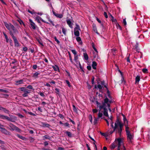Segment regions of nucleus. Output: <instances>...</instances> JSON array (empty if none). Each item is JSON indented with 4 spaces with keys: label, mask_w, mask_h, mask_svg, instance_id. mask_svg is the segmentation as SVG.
I'll list each match as a JSON object with an SVG mask.
<instances>
[{
    "label": "nucleus",
    "mask_w": 150,
    "mask_h": 150,
    "mask_svg": "<svg viewBox=\"0 0 150 150\" xmlns=\"http://www.w3.org/2000/svg\"><path fill=\"white\" fill-rule=\"evenodd\" d=\"M116 144H117V143H115L114 142H113V143H112V144L111 146V149H114L115 147Z\"/></svg>",
    "instance_id": "22"
},
{
    "label": "nucleus",
    "mask_w": 150,
    "mask_h": 150,
    "mask_svg": "<svg viewBox=\"0 0 150 150\" xmlns=\"http://www.w3.org/2000/svg\"><path fill=\"white\" fill-rule=\"evenodd\" d=\"M27 88L29 89H32L33 88V87L31 85H29L27 86Z\"/></svg>",
    "instance_id": "52"
},
{
    "label": "nucleus",
    "mask_w": 150,
    "mask_h": 150,
    "mask_svg": "<svg viewBox=\"0 0 150 150\" xmlns=\"http://www.w3.org/2000/svg\"><path fill=\"white\" fill-rule=\"evenodd\" d=\"M111 124V127L113 128L114 131H116L120 135H121L122 128H123V124L121 123L117 119L115 124V127L113 125V122L112 121H110Z\"/></svg>",
    "instance_id": "2"
},
{
    "label": "nucleus",
    "mask_w": 150,
    "mask_h": 150,
    "mask_svg": "<svg viewBox=\"0 0 150 150\" xmlns=\"http://www.w3.org/2000/svg\"><path fill=\"white\" fill-rule=\"evenodd\" d=\"M46 16L47 17V18H48L49 21L52 24V25L53 26H54V24L53 23V21H52L51 20H50L49 19V17L48 16Z\"/></svg>",
    "instance_id": "39"
},
{
    "label": "nucleus",
    "mask_w": 150,
    "mask_h": 150,
    "mask_svg": "<svg viewBox=\"0 0 150 150\" xmlns=\"http://www.w3.org/2000/svg\"><path fill=\"white\" fill-rule=\"evenodd\" d=\"M30 91L29 90H26L24 92V93L22 95L24 97H27L28 96V94L30 93Z\"/></svg>",
    "instance_id": "15"
},
{
    "label": "nucleus",
    "mask_w": 150,
    "mask_h": 150,
    "mask_svg": "<svg viewBox=\"0 0 150 150\" xmlns=\"http://www.w3.org/2000/svg\"><path fill=\"white\" fill-rule=\"evenodd\" d=\"M97 87L98 88L100 89H102L103 87L100 84L98 85L97 86Z\"/></svg>",
    "instance_id": "51"
},
{
    "label": "nucleus",
    "mask_w": 150,
    "mask_h": 150,
    "mask_svg": "<svg viewBox=\"0 0 150 150\" xmlns=\"http://www.w3.org/2000/svg\"><path fill=\"white\" fill-rule=\"evenodd\" d=\"M66 81L67 83V84L68 86L69 87H71V86L70 84L69 81L68 80H66Z\"/></svg>",
    "instance_id": "49"
},
{
    "label": "nucleus",
    "mask_w": 150,
    "mask_h": 150,
    "mask_svg": "<svg viewBox=\"0 0 150 150\" xmlns=\"http://www.w3.org/2000/svg\"><path fill=\"white\" fill-rule=\"evenodd\" d=\"M58 150H64V149L62 147H59L58 149Z\"/></svg>",
    "instance_id": "63"
},
{
    "label": "nucleus",
    "mask_w": 150,
    "mask_h": 150,
    "mask_svg": "<svg viewBox=\"0 0 150 150\" xmlns=\"http://www.w3.org/2000/svg\"><path fill=\"white\" fill-rule=\"evenodd\" d=\"M17 136L19 138H20V139H21L23 140H25L26 139V138L25 137H24L18 134H17Z\"/></svg>",
    "instance_id": "18"
},
{
    "label": "nucleus",
    "mask_w": 150,
    "mask_h": 150,
    "mask_svg": "<svg viewBox=\"0 0 150 150\" xmlns=\"http://www.w3.org/2000/svg\"><path fill=\"white\" fill-rule=\"evenodd\" d=\"M13 40L14 42L15 45L16 46V47H19V44L18 42V41H17L16 38L14 36V35H13V36H12Z\"/></svg>",
    "instance_id": "5"
},
{
    "label": "nucleus",
    "mask_w": 150,
    "mask_h": 150,
    "mask_svg": "<svg viewBox=\"0 0 150 150\" xmlns=\"http://www.w3.org/2000/svg\"><path fill=\"white\" fill-rule=\"evenodd\" d=\"M89 119L90 121L91 122V123H92V120H93V118H92V117L91 115H89Z\"/></svg>",
    "instance_id": "41"
},
{
    "label": "nucleus",
    "mask_w": 150,
    "mask_h": 150,
    "mask_svg": "<svg viewBox=\"0 0 150 150\" xmlns=\"http://www.w3.org/2000/svg\"><path fill=\"white\" fill-rule=\"evenodd\" d=\"M142 71L144 73H146L147 72L148 70L146 69H142Z\"/></svg>",
    "instance_id": "45"
},
{
    "label": "nucleus",
    "mask_w": 150,
    "mask_h": 150,
    "mask_svg": "<svg viewBox=\"0 0 150 150\" xmlns=\"http://www.w3.org/2000/svg\"><path fill=\"white\" fill-rule=\"evenodd\" d=\"M125 126L126 127L125 131L126 132V134H127L128 133H129V132H130L129 130V128L128 127V125H125Z\"/></svg>",
    "instance_id": "19"
},
{
    "label": "nucleus",
    "mask_w": 150,
    "mask_h": 150,
    "mask_svg": "<svg viewBox=\"0 0 150 150\" xmlns=\"http://www.w3.org/2000/svg\"><path fill=\"white\" fill-rule=\"evenodd\" d=\"M140 76H137L135 78V82L136 83H138L140 81Z\"/></svg>",
    "instance_id": "23"
},
{
    "label": "nucleus",
    "mask_w": 150,
    "mask_h": 150,
    "mask_svg": "<svg viewBox=\"0 0 150 150\" xmlns=\"http://www.w3.org/2000/svg\"><path fill=\"white\" fill-rule=\"evenodd\" d=\"M87 69L89 70H90L91 69V67L90 66H87Z\"/></svg>",
    "instance_id": "61"
},
{
    "label": "nucleus",
    "mask_w": 150,
    "mask_h": 150,
    "mask_svg": "<svg viewBox=\"0 0 150 150\" xmlns=\"http://www.w3.org/2000/svg\"><path fill=\"white\" fill-rule=\"evenodd\" d=\"M42 126L43 127H49L50 126L49 124L43 123H42Z\"/></svg>",
    "instance_id": "21"
},
{
    "label": "nucleus",
    "mask_w": 150,
    "mask_h": 150,
    "mask_svg": "<svg viewBox=\"0 0 150 150\" xmlns=\"http://www.w3.org/2000/svg\"><path fill=\"white\" fill-rule=\"evenodd\" d=\"M27 50H28V48L27 47H23V50L25 52L26 51H27Z\"/></svg>",
    "instance_id": "64"
},
{
    "label": "nucleus",
    "mask_w": 150,
    "mask_h": 150,
    "mask_svg": "<svg viewBox=\"0 0 150 150\" xmlns=\"http://www.w3.org/2000/svg\"><path fill=\"white\" fill-rule=\"evenodd\" d=\"M78 55H75L74 60L75 61V62H76V63L77 64H78V62H79L78 60Z\"/></svg>",
    "instance_id": "29"
},
{
    "label": "nucleus",
    "mask_w": 150,
    "mask_h": 150,
    "mask_svg": "<svg viewBox=\"0 0 150 150\" xmlns=\"http://www.w3.org/2000/svg\"><path fill=\"white\" fill-rule=\"evenodd\" d=\"M40 95L44 97L45 95L43 94V93L42 92H40L39 93Z\"/></svg>",
    "instance_id": "60"
},
{
    "label": "nucleus",
    "mask_w": 150,
    "mask_h": 150,
    "mask_svg": "<svg viewBox=\"0 0 150 150\" xmlns=\"http://www.w3.org/2000/svg\"><path fill=\"white\" fill-rule=\"evenodd\" d=\"M98 119L99 118H96L95 117H94V125L96 124L97 123V122L98 121Z\"/></svg>",
    "instance_id": "38"
},
{
    "label": "nucleus",
    "mask_w": 150,
    "mask_h": 150,
    "mask_svg": "<svg viewBox=\"0 0 150 150\" xmlns=\"http://www.w3.org/2000/svg\"><path fill=\"white\" fill-rule=\"evenodd\" d=\"M123 120L124 123L125 124V125H128V121L125 117H124V118H123Z\"/></svg>",
    "instance_id": "30"
},
{
    "label": "nucleus",
    "mask_w": 150,
    "mask_h": 150,
    "mask_svg": "<svg viewBox=\"0 0 150 150\" xmlns=\"http://www.w3.org/2000/svg\"><path fill=\"white\" fill-rule=\"evenodd\" d=\"M77 37L76 38V40L79 42H80L81 41V40L80 37L77 36Z\"/></svg>",
    "instance_id": "43"
},
{
    "label": "nucleus",
    "mask_w": 150,
    "mask_h": 150,
    "mask_svg": "<svg viewBox=\"0 0 150 150\" xmlns=\"http://www.w3.org/2000/svg\"><path fill=\"white\" fill-rule=\"evenodd\" d=\"M115 24L117 28H119L120 30H121V27L117 23H116Z\"/></svg>",
    "instance_id": "37"
},
{
    "label": "nucleus",
    "mask_w": 150,
    "mask_h": 150,
    "mask_svg": "<svg viewBox=\"0 0 150 150\" xmlns=\"http://www.w3.org/2000/svg\"><path fill=\"white\" fill-rule=\"evenodd\" d=\"M13 130H16L18 132H20V131H21V129L18 127L16 126L15 127H14Z\"/></svg>",
    "instance_id": "26"
},
{
    "label": "nucleus",
    "mask_w": 150,
    "mask_h": 150,
    "mask_svg": "<svg viewBox=\"0 0 150 150\" xmlns=\"http://www.w3.org/2000/svg\"><path fill=\"white\" fill-rule=\"evenodd\" d=\"M104 15L105 17L106 18H108V16L107 15V13L106 12H104Z\"/></svg>",
    "instance_id": "56"
},
{
    "label": "nucleus",
    "mask_w": 150,
    "mask_h": 150,
    "mask_svg": "<svg viewBox=\"0 0 150 150\" xmlns=\"http://www.w3.org/2000/svg\"><path fill=\"white\" fill-rule=\"evenodd\" d=\"M4 23L6 28L9 30H10V28L11 27V26H12L13 25L10 23H7L4 22Z\"/></svg>",
    "instance_id": "11"
},
{
    "label": "nucleus",
    "mask_w": 150,
    "mask_h": 150,
    "mask_svg": "<svg viewBox=\"0 0 150 150\" xmlns=\"http://www.w3.org/2000/svg\"><path fill=\"white\" fill-rule=\"evenodd\" d=\"M71 52L72 53L74 54L75 55H76V51L74 50H71Z\"/></svg>",
    "instance_id": "47"
},
{
    "label": "nucleus",
    "mask_w": 150,
    "mask_h": 150,
    "mask_svg": "<svg viewBox=\"0 0 150 150\" xmlns=\"http://www.w3.org/2000/svg\"><path fill=\"white\" fill-rule=\"evenodd\" d=\"M12 26H11V27L10 28V30H9L10 32V34L11 35V36H13V35H14L13 34V33L12 32V31L11 30V28H12Z\"/></svg>",
    "instance_id": "35"
},
{
    "label": "nucleus",
    "mask_w": 150,
    "mask_h": 150,
    "mask_svg": "<svg viewBox=\"0 0 150 150\" xmlns=\"http://www.w3.org/2000/svg\"><path fill=\"white\" fill-rule=\"evenodd\" d=\"M93 112V113H96L97 112L98 110L96 109H93L92 110Z\"/></svg>",
    "instance_id": "53"
},
{
    "label": "nucleus",
    "mask_w": 150,
    "mask_h": 150,
    "mask_svg": "<svg viewBox=\"0 0 150 150\" xmlns=\"http://www.w3.org/2000/svg\"><path fill=\"white\" fill-rule=\"evenodd\" d=\"M52 11L53 14L55 16L59 18H62L63 17V15L62 14H61L56 13L53 11Z\"/></svg>",
    "instance_id": "13"
},
{
    "label": "nucleus",
    "mask_w": 150,
    "mask_h": 150,
    "mask_svg": "<svg viewBox=\"0 0 150 150\" xmlns=\"http://www.w3.org/2000/svg\"><path fill=\"white\" fill-rule=\"evenodd\" d=\"M111 16L112 18V19H111V21L112 22L114 23V24H116L117 23V21L116 19L114 18L111 15H110Z\"/></svg>",
    "instance_id": "24"
},
{
    "label": "nucleus",
    "mask_w": 150,
    "mask_h": 150,
    "mask_svg": "<svg viewBox=\"0 0 150 150\" xmlns=\"http://www.w3.org/2000/svg\"><path fill=\"white\" fill-rule=\"evenodd\" d=\"M83 57L86 60H88V57L86 53H85L83 54Z\"/></svg>",
    "instance_id": "25"
},
{
    "label": "nucleus",
    "mask_w": 150,
    "mask_h": 150,
    "mask_svg": "<svg viewBox=\"0 0 150 150\" xmlns=\"http://www.w3.org/2000/svg\"><path fill=\"white\" fill-rule=\"evenodd\" d=\"M3 111L5 113H9V111L7 110L6 109V108H4V109L3 110Z\"/></svg>",
    "instance_id": "40"
},
{
    "label": "nucleus",
    "mask_w": 150,
    "mask_h": 150,
    "mask_svg": "<svg viewBox=\"0 0 150 150\" xmlns=\"http://www.w3.org/2000/svg\"><path fill=\"white\" fill-rule=\"evenodd\" d=\"M0 118L3 120L6 119L8 120H11V118L8 117L0 114Z\"/></svg>",
    "instance_id": "9"
},
{
    "label": "nucleus",
    "mask_w": 150,
    "mask_h": 150,
    "mask_svg": "<svg viewBox=\"0 0 150 150\" xmlns=\"http://www.w3.org/2000/svg\"><path fill=\"white\" fill-rule=\"evenodd\" d=\"M94 77H93L92 79V84H94Z\"/></svg>",
    "instance_id": "59"
},
{
    "label": "nucleus",
    "mask_w": 150,
    "mask_h": 150,
    "mask_svg": "<svg viewBox=\"0 0 150 150\" xmlns=\"http://www.w3.org/2000/svg\"><path fill=\"white\" fill-rule=\"evenodd\" d=\"M123 23L124 24V25H126L127 24V23L126 21V18L123 19Z\"/></svg>",
    "instance_id": "55"
},
{
    "label": "nucleus",
    "mask_w": 150,
    "mask_h": 150,
    "mask_svg": "<svg viewBox=\"0 0 150 150\" xmlns=\"http://www.w3.org/2000/svg\"><path fill=\"white\" fill-rule=\"evenodd\" d=\"M40 20L41 21H42L43 22H44V23H46L47 24H49V23L48 22H47L45 21L41 17H39V16H38L35 18V20H36V21H37V22L38 23H40Z\"/></svg>",
    "instance_id": "8"
},
{
    "label": "nucleus",
    "mask_w": 150,
    "mask_h": 150,
    "mask_svg": "<svg viewBox=\"0 0 150 150\" xmlns=\"http://www.w3.org/2000/svg\"><path fill=\"white\" fill-rule=\"evenodd\" d=\"M17 115L19 117H20L21 118H22L24 117L23 115H22L20 113H18V114H17Z\"/></svg>",
    "instance_id": "50"
},
{
    "label": "nucleus",
    "mask_w": 150,
    "mask_h": 150,
    "mask_svg": "<svg viewBox=\"0 0 150 150\" xmlns=\"http://www.w3.org/2000/svg\"><path fill=\"white\" fill-rule=\"evenodd\" d=\"M66 22L69 26L71 28H73V23H72L70 19H67L66 20Z\"/></svg>",
    "instance_id": "10"
},
{
    "label": "nucleus",
    "mask_w": 150,
    "mask_h": 150,
    "mask_svg": "<svg viewBox=\"0 0 150 150\" xmlns=\"http://www.w3.org/2000/svg\"><path fill=\"white\" fill-rule=\"evenodd\" d=\"M29 21L30 23V25L32 28L33 29H35L36 27L35 23L33 22L31 19H29Z\"/></svg>",
    "instance_id": "12"
},
{
    "label": "nucleus",
    "mask_w": 150,
    "mask_h": 150,
    "mask_svg": "<svg viewBox=\"0 0 150 150\" xmlns=\"http://www.w3.org/2000/svg\"><path fill=\"white\" fill-rule=\"evenodd\" d=\"M66 133L67 135L69 137H71L72 136L71 133L67 131Z\"/></svg>",
    "instance_id": "31"
},
{
    "label": "nucleus",
    "mask_w": 150,
    "mask_h": 150,
    "mask_svg": "<svg viewBox=\"0 0 150 150\" xmlns=\"http://www.w3.org/2000/svg\"><path fill=\"white\" fill-rule=\"evenodd\" d=\"M39 74V73L38 72H37L34 74L33 76L34 77H36L38 76V75Z\"/></svg>",
    "instance_id": "44"
},
{
    "label": "nucleus",
    "mask_w": 150,
    "mask_h": 150,
    "mask_svg": "<svg viewBox=\"0 0 150 150\" xmlns=\"http://www.w3.org/2000/svg\"><path fill=\"white\" fill-rule=\"evenodd\" d=\"M73 110L74 111L76 112L77 110H76V109L75 106L74 105H73Z\"/></svg>",
    "instance_id": "54"
},
{
    "label": "nucleus",
    "mask_w": 150,
    "mask_h": 150,
    "mask_svg": "<svg viewBox=\"0 0 150 150\" xmlns=\"http://www.w3.org/2000/svg\"><path fill=\"white\" fill-rule=\"evenodd\" d=\"M12 27V28H11V30H12L13 33H15L17 31V30L13 25Z\"/></svg>",
    "instance_id": "17"
},
{
    "label": "nucleus",
    "mask_w": 150,
    "mask_h": 150,
    "mask_svg": "<svg viewBox=\"0 0 150 150\" xmlns=\"http://www.w3.org/2000/svg\"><path fill=\"white\" fill-rule=\"evenodd\" d=\"M118 150H120V149L122 147L125 148L123 141H118Z\"/></svg>",
    "instance_id": "6"
},
{
    "label": "nucleus",
    "mask_w": 150,
    "mask_h": 150,
    "mask_svg": "<svg viewBox=\"0 0 150 150\" xmlns=\"http://www.w3.org/2000/svg\"><path fill=\"white\" fill-rule=\"evenodd\" d=\"M55 91H56V93L57 94H58L59 93V90L57 88H56L55 89Z\"/></svg>",
    "instance_id": "57"
},
{
    "label": "nucleus",
    "mask_w": 150,
    "mask_h": 150,
    "mask_svg": "<svg viewBox=\"0 0 150 150\" xmlns=\"http://www.w3.org/2000/svg\"><path fill=\"white\" fill-rule=\"evenodd\" d=\"M0 91L3 92H6V91L5 90H4V89H0Z\"/></svg>",
    "instance_id": "58"
},
{
    "label": "nucleus",
    "mask_w": 150,
    "mask_h": 150,
    "mask_svg": "<svg viewBox=\"0 0 150 150\" xmlns=\"http://www.w3.org/2000/svg\"><path fill=\"white\" fill-rule=\"evenodd\" d=\"M100 134L102 135L105 136V137L106 138V140H109V139H108V136L106 135L105 133L100 132Z\"/></svg>",
    "instance_id": "28"
},
{
    "label": "nucleus",
    "mask_w": 150,
    "mask_h": 150,
    "mask_svg": "<svg viewBox=\"0 0 150 150\" xmlns=\"http://www.w3.org/2000/svg\"><path fill=\"white\" fill-rule=\"evenodd\" d=\"M54 39L57 42L58 44H59L60 43V42L58 40L56 37H54Z\"/></svg>",
    "instance_id": "46"
},
{
    "label": "nucleus",
    "mask_w": 150,
    "mask_h": 150,
    "mask_svg": "<svg viewBox=\"0 0 150 150\" xmlns=\"http://www.w3.org/2000/svg\"><path fill=\"white\" fill-rule=\"evenodd\" d=\"M62 30L63 33L64 35H66V30L64 28H62Z\"/></svg>",
    "instance_id": "34"
},
{
    "label": "nucleus",
    "mask_w": 150,
    "mask_h": 150,
    "mask_svg": "<svg viewBox=\"0 0 150 150\" xmlns=\"http://www.w3.org/2000/svg\"><path fill=\"white\" fill-rule=\"evenodd\" d=\"M127 135L128 139L130 140L133 139V136L131 134L130 132L127 134Z\"/></svg>",
    "instance_id": "14"
},
{
    "label": "nucleus",
    "mask_w": 150,
    "mask_h": 150,
    "mask_svg": "<svg viewBox=\"0 0 150 150\" xmlns=\"http://www.w3.org/2000/svg\"><path fill=\"white\" fill-rule=\"evenodd\" d=\"M97 107L99 108V112L98 114V118H99L100 117H101L103 115V113L101 112V111L103 110V108H102L100 109L99 107Z\"/></svg>",
    "instance_id": "7"
},
{
    "label": "nucleus",
    "mask_w": 150,
    "mask_h": 150,
    "mask_svg": "<svg viewBox=\"0 0 150 150\" xmlns=\"http://www.w3.org/2000/svg\"><path fill=\"white\" fill-rule=\"evenodd\" d=\"M16 126L12 124H11L10 125V129L11 130H13L14 127Z\"/></svg>",
    "instance_id": "32"
},
{
    "label": "nucleus",
    "mask_w": 150,
    "mask_h": 150,
    "mask_svg": "<svg viewBox=\"0 0 150 150\" xmlns=\"http://www.w3.org/2000/svg\"><path fill=\"white\" fill-rule=\"evenodd\" d=\"M43 138L44 139H50V137L49 136L46 135L43 137Z\"/></svg>",
    "instance_id": "33"
},
{
    "label": "nucleus",
    "mask_w": 150,
    "mask_h": 150,
    "mask_svg": "<svg viewBox=\"0 0 150 150\" xmlns=\"http://www.w3.org/2000/svg\"><path fill=\"white\" fill-rule=\"evenodd\" d=\"M112 102V100H109L108 99L106 98L104 99V102H102L101 103H99L98 101L96 102L97 107H99L101 109L103 108V114L104 115L108 117L109 115L108 113V109L109 111L111 112V110L110 108V104Z\"/></svg>",
    "instance_id": "1"
},
{
    "label": "nucleus",
    "mask_w": 150,
    "mask_h": 150,
    "mask_svg": "<svg viewBox=\"0 0 150 150\" xmlns=\"http://www.w3.org/2000/svg\"><path fill=\"white\" fill-rule=\"evenodd\" d=\"M80 30L79 25L77 24H76V27L74 28V30L75 35L76 36H79L80 35L79 31Z\"/></svg>",
    "instance_id": "3"
},
{
    "label": "nucleus",
    "mask_w": 150,
    "mask_h": 150,
    "mask_svg": "<svg viewBox=\"0 0 150 150\" xmlns=\"http://www.w3.org/2000/svg\"><path fill=\"white\" fill-rule=\"evenodd\" d=\"M3 126L0 123V131L2 133L6 135H10V133L5 128L3 127Z\"/></svg>",
    "instance_id": "4"
},
{
    "label": "nucleus",
    "mask_w": 150,
    "mask_h": 150,
    "mask_svg": "<svg viewBox=\"0 0 150 150\" xmlns=\"http://www.w3.org/2000/svg\"><path fill=\"white\" fill-rule=\"evenodd\" d=\"M97 66V64L96 62H95L93 61L92 63V67L93 69H96V66Z\"/></svg>",
    "instance_id": "16"
},
{
    "label": "nucleus",
    "mask_w": 150,
    "mask_h": 150,
    "mask_svg": "<svg viewBox=\"0 0 150 150\" xmlns=\"http://www.w3.org/2000/svg\"><path fill=\"white\" fill-rule=\"evenodd\" d=\"M93 31L96 33H97L98 34L99 33H98L97 32V28L96 27V25H93Z\"/></svg>",
    "instance_id": "27"
},
{
    "label": "nucleus",
    "mask_w": 150,
    "mask_h": 150,
    "mask_svg": "<svg viewBox=\"0 0 150 150\" xmlns=\"http://www.w3.org/2000/svg\"><path fill=\"white\" fill-rule=\"evenodd\" d=\"M19 89L21 90V91H23L24 92L26 90L25 87H21Z\"/></svg>",
    "instance_id": "42"
},
{
    "label": "nucleus",
    "mask_w": 150,
    "mask_h": 150,
    "mask_svg": "<svg viewBox=\"0 0 150 150\" xmlns=\"http://www.w3.org/2000/svg\"><path fill=\"white\" fill-rule=\"evenodd\" d=\"M3 34H4V35L5 37V38L6 40V42H8V39L7 36V35L6 34H5L4 33H3Z\"/></svg>",
    "instance_id": "36"
},
{
    "label": "nucleus",
    "mask_w": 150,
    "mask_h": 150,
    "mask_svg": "<svg viewBox=\"0 0 150 150\" xmlns=\"http://www.w3.org/2000/svg\"><path fill=\"white\" fill-rule=\"evenodd\" d=\"M23 83V80H20L16 81V84L17 85H19L22 84Z\"/></svg>",
    "instance_id": "20"
},
{
    "label": "nucleus",
    "mask_w": 150,
    "mask_h": 150,
    "mask_svg": "<svg viewBox=\"0 0 150 150\" xmlns=\"http://www.w3.org/2000/svg\"><path fill=\"white\" fill-rule=\"evenodd\" d=\"M104 120L106 121V123H107L108 126H109V121H108V120L105 119H104Z\"/></svg>",
    "instance_id": "62"
},
{
    "label": "nucleus",
    "mask_w": 150,
    "mask_h": 150,
    "mask_svg": "<svg viewBox=\"0 0 150 150\" xmlns=\"http://www.w3.org/2000/svg\"><path fill=\"white\" fill-rule=\"evenodd\" d=\"M121 81H122V82H121L122 83H123L124 84H125V82L124 80V79L123 76H122V77Z\"/></svg>",
    "instance_id": "48"
}]
</instances>
